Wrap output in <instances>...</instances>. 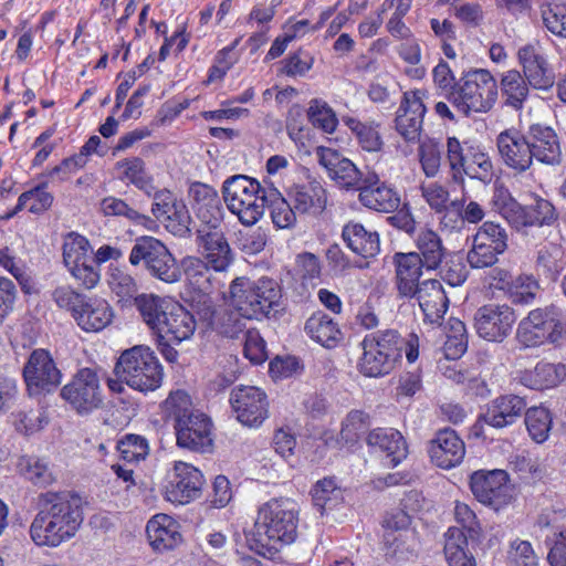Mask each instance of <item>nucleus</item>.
Here are the masks:
<instances>
[{
	"label": "nucleus",
	"mask_w": 566,
	"mask_h": 566,
	"mask_svg": "<svg viewBox=\"0 0 566 566\" xmlns=\"http://www.w3.org/2000/svg\"><path fill=\"white\" fill-rule=\"evenodd\" d=\"M61 396L80 413H87L103 403L99 378L91 368L80 369L61 390Z\"/></svg>",
	"instance_id": "ddd939ff"
},
{
	"label": "nucleus",
	"mask_w": 566,
	"mask_h": 566,
	"mask_svg": "<svg viewBox=\"0 0 566 566\" xmlns=\"http://www.w3.org/2000/svg\"><path fill=\"white\" fill-rule=\"evenodd\" d=\"M150 546L159 553L170 551L181 543L178 523L166 514L155 515L146 525Z\"/></svg>",
	"instance_id": "2f4dec72"
},
{
	"label": "nucleus",
	"mask_w": 566,
	"mask_h": 566,
	"mask_svg": "<svg viewBox=\"0 0 566 566\" xmlns=\"http://www.w3.org/2000/svg\"><path fill=\"white\" fill-rule=\"evenodd\" d=\"M290 196L300 213H321L326 207V190L317 180L293 187Z\"/></svg>",
	"instance_id": "4c0bfd02"
},
{
	"label": "nucleus",
	"mask_w": 566,
	"mask_h": 566,
	"mask_svg": "<svg viewBox=\"0 0 566 566\" xmlns=\"http://www.w3.org/2000/svg\"><path fill=\"white\" fill-rule=\"evenodd\" d=\"M114 374L116 378H108L107 386L115 394L124 391V384L140 392H147L159 388L163 381V368L155 353L142 345L120 354Z\"/></svg>",
	"instance_id": "20e7f679"
},
{
	"label": "nucleus",
	"mask_w": 566,
	"mask_h": 566,
	"mask_svg": "<svg viewBox=\"0 0 566 566\" xmlns=\"http://www.w3.org/2000/svg\"><path fill=\"white\" fill-rule=\"evenodd\" d=\"M304 331L311 339L326 348H335L343 339L338 324L321 311L313 313L307 318Z\"/></svg>",
	"instance_id": "e433bc0d"
},
{
	"label": "nucleus",
	"mask_w": 566,
	"mask_h": 566,
	"mask_svg": "<svg viewBox=\"0 0 566 566\" xmlns=\"http://www.w3.org/2000/svg\"><path fill=\"white\" fill-rule=\"evenodd\" d=\"M506 249V230L499 223L486 221L473 235L467 261L472 269L492 268Z\"/></svg>",
	"instance_id": "9b49d317"
},
{
	"label": "nucleus",
	"mask_w": 566,
	"mask_h": 566,
	"mask_svg": "<svg viewBox=\"0 0 566 566\" xmlns=\"http://www.w3.org/2000/svg\"><path fill=\"white\" fill-rule=\"evenodd\" d=\"M360 203L378 212H394L400 206L399 193L390 186L380 181L375 171H367L365 181L359 188Z\"/></svg>",
	"instance_id": "b1692460"
},
{
	"label": "nucleus",
	"mask_w": 566,
	"mask_h": 566,
	"mask_svg": "<svg viewBox=\"0 0 566 566\" xmlns=\"http://www.w3.org/2000/svg\"><path fill=\"white\" fill-rule=\"evenodd\" d=\"M565 377L564 365L539 361L533 369L522 374L521 382L531 389L542 390L557 386Z\"/></svg>",
	"instance_id": "58836bf2"
},
{
	"label": "nucleus",
	"mask_w": 566,
	"mask_h": 566,
	"mask_svg": "<svg viewBox=\"0 0 566 566\" xmlns=\"http://www.w3.org/2000/svg\"><path fill=\"white\" fill-rule=\"evenodd\" d=\"M17 467L19 472L35 485L46 486L55 481L53 470L44 459L22 455Z\"/></svg>",
	"instance_id": "de8ad7c7"
},
{
	"label": "nucleus",
	"mask_w": 566,
	"mask_h": 566,
	"mask_svg": "<svg viewBox=\"0 0 566 566\" xmlns=\"http://www.w3.org/2000/svg\"><path fill=\"white\" fill-rule=\"evenodd\" d=\"M541 14L543 23L549 32L566 38V3H543Z\"/></svg>",
	"instance_id": "680f3d73"
},
{
	"label": "nucleus",
	"mask_w": 566,
	"mask_h": 566,
	"mask_svg": "<svg viewBox=\"0 0 566 566\" xmlns=\"http://www.w3.org/2000/svg\"><path fill=\"white\" fill-rule=\"evenodd\" d=\"M202 485L201 472L193 465L179 461L168 474L165 497L171 503L187 504L200 496Z\"/></svg>",
	"instance_id": "dca6fc26"
},
{
	"label": "nucleus",
	"mask_w": 566,
	"mask_h": 566,
	"mask_svg": "<svg viewBox=\"0 0 566 566\" xmlns=\"http://www.w3.org/2000/svg\"><path fill=\"white\" fill-rule=\"evenodd\" d=\"M494 208L514 228L552 224L557 219L555 207L546 199L535 197L521 206L504 187L496 188L492 199Z\"/></svg>",
	"instance_id": "1a4fd4ad"
},
{
	"label": "nucleus",
	"mask_w": 566,
	"mask_h": 566,
	"mask_svg": "<svg viewBox=\"0 0 566 566\" xmlns=\"http://www.w3.org/2000/svg\"><path fill=\"white\" fill-rule=\"evenodd\" d=\"M415 297L423 312L424 321L433 325H441L449 306V300L441 282L434 279L422 281L416 290Z\"/></svg>",
	"instance_id": "cd10ccee"
},
{
	"label": "nucleus",
	"mask_w": 566,
	"mask_h": 566,
	"mask_svg": "<svg viewBox=\"0 0 566 566\" xmlns=\"http://www.w3.org/2000/svg\"><path fill=\"white\" fill-rule=\"evenodd\" d=\"M307 116L313 126L328 134H332L338 124L336 114L332 107L326 102L318 98H314L310 102Z\"/></svg>",
	"instance_id": "13d9d810"
},
{
	"label": "nucleus",
	"mask_w": 566,
	"mask_h": 566,
	"mask_svg": "<svg viewBox=\"0 0 566 566\" xmlns=\"http://www.w3.org/2000/svg\"><path fill=\"white\" fill-rule=\"evenodd\" d=\"M197 235L198 244L202 249V255L208 265L217 272L226 271L233 256L222 230L206 231L205 228H200L197 230Z\"/></svg>",
	"instance_id": "c85d7f7f"
},
{
	"label": "nucleus",
	"mask_w": 566,
	"mask_h": 566,
	"mask_svg": "<svg viewBox=\"0 0 566 566\" xmlns=\"http://www.w3.org/2000/svg\"><path fill=\"white\" fill-rule=\"evenodd\" d=\"M151 212L174 235L179 238L189 235L191 217L188 208L169 190L155 193Z\"/></svg>",
	"instance_id": "2eb2a0df"
},
{
	"label": "nucleus",
	"mask_w": 566,
	"mask_h": 566,
	"mask_svg": "<svg viewBox=\"0 0 566 566\" xmlns=\"http://www.w3.org/2000/svg\"><path fill=\"white\" fill-rule=\"evenodd\" d=\"M416 244L420 262L424 264V268L427 270L438 269L447 253L438 233L429 229L422 230L418 234Z\"/></svg>",
	"instance_id": "a18cd8bd"
},
{
	"label": "nucleus",
	"mask_w": 566,
	"mask_h": 566,
	"mask_svg": "<svg viewBox=\"0 0 566 566\" xmlns=\"http://www.w3.org/2000/svg\"><path fill=\"white\" fill-rule=\"evenodd\" d=\"M470 163L467 169L461 171V177L468 176L471 179L488 181L492 177L493 165L488 154L478 147L471 146Z\"/></svg>",
	"instance_id": "e2e57ef3"
},
{
	"label": "nucleus",
	"mask_w": 566,
	"mask_h": 566,
	"mask_svg": "<svg viewBox=\"0 0 566 566\" xmlns=\"http://www.w3.org/2000/svg\"><path fill=\"white\" fill-rule=\"evenodd\" d=\"M396 268V287L400 297H415L416 290L421 285L420 276L424 264L420 262V254L416 252L396 253L394 255Z\"/></svg>",
	"instance_id": "c756f323"
},
{
	"label": "nucleus",
	"mask_w": 566,
	"mask_h": 566,
	"mask_svg": "<svg viewBox=\"0 0 566 566\" xmlns=\"http://www.w3.org/2000/svg\"><path fill=\"white\" fill-rule=\"evenodd\" d=\"M51 297L59 308L70 312L74 318L87 296L71 285L63 284L52 290Z\"/></svg>",
	"instance_id": "69168bd1"
},
{
	"label": "nucleus",
	"mask_w": 566,
	"mask_h": 566,
	"mask_svg": "<svg viewBox=\"0 0 566 566\" xmlns=\"http://www.w3.org/2000/svg\"><path fill=\"white\" fill-rule=\"evenodd\" d=\"M431 461L439 468L459 465L465 455V446L453 429L439 430L428 449Z\"/></svg>",
	"instance_id": "393cba45"
},
{
	"label": "nucleus",
	"mask_w": 566,
	"mask_h": 566,
	"mask_svg": "<svg viewBox=\"0 0 566 566\" xmlns=\"http://www.w3.org/2000/svg\"><path fill=\"white\" fill-rule=\"evenodd\" d=\"M83 522L81 499L71 492H48L30 526L38 546L56 547L72 538Z\"/></svg>",
	"instance_id": "f03ea898"
},
{
	"label": "nucleus",
	"mask_w": 566,
	"mask_h": 566,
	"mask_svg": "<svg viewBox=\"0 0 566 566\" xmlns=\"http://www.w3.org/2000/svg\"><path fill=\"white\" fill-rule=\"evenodd\" d=\"M101 211L106 217H125L137 224H145L149 219L129 207L123 199L106 197L101 201Z\"/></svg>",
	"instance_id": "0e129e2a"
},
{
	"label": "nucleus",
	"mask_w": 566,
	"mask_h": 566,
	"mask_svg": "<svg viewBox=\"0 0 566 566\" xmlns=\"http://www.w3.org/2000/svg\"><path fill=\"white\" fill-rule=\"evenodd\" d=\"M122 171L120 180H127L140 190L146 192L151 189V178L147 175L145 163L139 157L126 158L116 164Z\"/></svg>",
	"instance_id": "8fccbe9b"
},
{
	"label": "nucleus",
	"mask_w": 566,
	"mask_h": 566,
	"mask_svg": "<svg viewBox=\"0 0 566 566\" xmlns=\"http://www.w3.org/2000/svg\"><path fill=\"white\" fill-rule=\"evenodd\" d=\"M552 416L544 407H533L525 410V424L531 438L543 443L547 440L552 428Z\"/></svg>",
	"instance_id": "09e8293b"
},
{
	"label": "nucleus",
	"mask_w": 566,
	"mask_h": 566,
	"mask_svg": "<svg viewBox=\"0 0 566 566\" xmlns=\"http://www.w3.org/2000/svg\"><path fill=\"white\" fill-rule=\"evenodd\" d=\"M185 275L198 290H206L210 284L209 265L197 256H187L181 262Z\"/></svg>",
	"instance_id": "774afa93"
},
{
	"label": "nucleus",
	"mask_w": 566,
	"mask_h": 566,
	"mask_svg": "<svg viewBox=\"0 0 566 566\" xmlns=\"http://www.w3.org/2000/svg\"><path fill=\"white\" fill-rule=\"evenodd\" d=\"M566 266V258L560 244L546 242L537 251L536 271L547 280L555 281Z\"/></svg>",
	"instance_id": "79ce46f5"
},
{
	"label": "nucleus",
	"mask_w": 566,
	"mask_h": 566,
	"mask_svg": "<svg viewBox=\"0 0 566 566\" xmlns=\"http://www.w3.org/2000/svg\"><path fill=\"white\" fill-rule=\"evenodd\" d=\"M23 377L28 390L32 395L50 391L61 380V373L53 358L45 349H34L23 368Z\"/></svg>",
	"instance_id": "a211bd4d"
},
{
	"label": "nucleus",
	"mask_w": 566,
	"mask_h": 566,
	"mask_svg": "<svg viewBox=\"0 0 566 566\" xmlns=\"http://www.w3.org/2000/svg\"><path fill=\"white\" fill-rule=\"evenodd\" d=\"M317 160L327 171V175L340 188L359 190L365 181L366 172L360 171L356 165L343 157L338 151L319 146L315 150Z\"/></svg>",
	"instance_id": "6ab92c4d"
},
{
	"label": "nucleus",
	"mask_w": 566,
	"mask_h": 566,
	"mask_svg": "<svg viewBox=\"0 0 566 566\" xmlns=\"http://www.w3.org/2000/svg\"><path fill=\"white\" fill-rule=\"evenodd\" d=\"M496 146L503 163L517 172H525L533 165L527 132L522 134L515 128L501 132L496 138Z\"/></svg>",
	"instance_id": "4be33fe9"
},
{
	"label": "nucleus",
	"mask_w": 566,
	"mask_h": 566,
	"mask_svg": "<svg viewBox=\"0 0 566 566\" xmlns=\"http://www.w3.org/2000/svg\"><path fill=\"white\" fill-rule=\"evenodd\" d=\"M113 316V310L105 300L87 296L74 319L85 332H99L111 324Z\"/></svg>",
	"instance_id": "72a5a7b5"
},
{
	"label": "nucleus",
	"mask_w": 566,
	"mask_h": 566,
	"mask_svg": "<svg viewBox=\"0 0 566 566\" xmlns=\"http://www.w3.org/2000/svg\"><path fill=\"white\" fill-rule=\"evenodd\" d=\"M230 403L238 421L247 427H259L268 418L266 395L253 386L235 387Z\"/></svg>",
	"instance_id": "f3484780"
},
{
	"label": "nucleus",
	"mask_w": 566,
	"mask_h": 566,
	"mask_svg": "<svg viewBox=\"0 0 566 566\" xmlns=\"http://www.w3.org/2000/svg\"><path fill=\"white\" fill-rule=\"evenodd\" d=\"M367 444L385 452L392 467L398 465L408 455L405 438L392 428L371 430L367 436Z\"/></svg>",
	"instance_id": "c9c22d12"
},
{
	"label": "nucleus",
	"mask_w": 566,
	"mask_h": 566,
	"mask_svg": "<svg viewBox=\"0 0 566 566\" xmlns=\"http://www.w3.org/2000/svg\"><path fill=\"white\" fill-rule=\"evenodd\" d=\"M281 297L280 285L266 277L256 282L237 277L229 287V304L249 319L269 316L270 312L279 306Z\"/></svg>",
	"instance_id": "423d86ee"
},
{
	"label": "nucleus",
	"mask_w": 566,
	"mask_h": 566,
	"mask_svg": "<svg viewBox=\"0 0 566 566\" xmlns=\"http://www.w3.org/2000/svg\"><path fill=\"white\" fill-rule=\"evenodd\" d=\"M88 240L80 234L71 233L63 244V261L67 269L74 264L88 261L93 263Z\"/></svg>",
	"instance_id": "5fc2aeb1"
},
{
	"label": "nucleus",
	"mask_w": 566,
	"mask_h": 566,
	"mask_svg": "<svg viewBox=\"0 0 566 566\" xmlns=\"http://www.w3.org/2000/svg\"><path fill=\"white\" fill-rule=\"evenodd\" d=\"M266 206L271 209V218L279 229L292 228L296 222V213L291 205L275 189L269 190Z\"/></svg>",
	"instance_id": "864d4df0"
},
{
	"label": "nucleus",
	"mask_w": 566,
	"mask_h": 566,
	"mask_svg": "<svg viewBox=\"0 0 566 566\" xmlns=\"http://www.w3.org/2000/svg\"><path fill=\"white\" fill-rule=\"evenodd\" d=\"M515 338L524 348L536 347L545 342L557 343L566 338V324L557 307L535 308L520 321Z\"/></svg>",
	"instance_id": "9d476101"
},
{
	"label": "nucleus",
	"mask_w": 566,
	"mask_h": 566,
	"mask_svg": "<svg viewBox=\"0 0 566 566\" xmlns=\"http://www.w3.org/2000/svg\"><path fill=\"white\" fill-rule=\"evenodd\" d=\"M312 499L315 507L321 514L334 509L339 499L340 490L336 486L333 479H323L318 481L312 490Z\"/></svg>",
	"instance_id": "bf43d9fd"
},
{
	"label": "nucleus",
	"mask_w": 566,
	"mask_h": 566,
	"mask_svg": "<svg viewBox=\"0 0 566 566\" xmlns=\"http://www.w3.org/2000/svg\"><path fill=\"white\" fill-rule=\"evenodd\" d=\"M370 427V418L360 410L350 411L342 424L340 440L345 444L353 446L367 432Z\"/></svg>",
	"instance_id": "6e6d98bb"
},
{
	"label": "nucleus",
	"mask_w": 566,
	"mask_h": 566,
	"mask_svg": "<svg viewBox=\"0 0 566 566\" xmlns=\"http://www.w3.org/2000/svg\"><path fill=\"white\" fill-rule=\"evenodd\" d=\"M538 290V282L533 276L521 274L512 280L507 296L514 304L528 305L535 300Z\"/></svg>",
	"instance_id": "4d7b16f0"
},
{
	"label": "nucleus",
	"mask_w": 566,
	"mask_h": 566,
	"mask_svg": "<svg viewBox=\"0 0 566 566\" xmlns=\"http://www.w3.org/2000/svg\"><path fill=\"white\" fill-rule=\"evenodd\" d=\"M363 355L358 361V370L366 377L389 375L401 359L405 350L409 363L419 356V337L409 334L402 338L395 329H386L368 334L361 342Z\"/></svg>",
	"instance_id": "7ed1b4c3"
},
{
	"label": "nucleus",
	"mask_w": 566,
	"mask_h": 566,
	"mask_svg": "<svg viewBox=\"0 0 566 566\" xmlns=\"http://www.w3.org/2000/svg\"><path fill=\"white\" fill-rule=\"evenodd\" d=\"M526 401L516 395H504L492 400L478 422L501 429L513 424L526 410Z\"/></svg>",
	"instance_id": "a878e982"
},
{
	"label": "nucleus",
	"mask_w": 566,
	"mask_h": 566,
	"mask_svg": "<svg viewBox=\"0 0 566 566\" xmlns=\"http://www.w3.org/2000/svg\"><path fill=\"white\" fill-rule=\"evenodd\" d=\"M347 247L365 259L376 256L380 251L379 234L358 222H348L342 231Z\"/></svg>",
	"instance_id": "f704fd0d"
},
{
	"label": "nucleus",
	"mask_w": 566,
	"mask_h": 566,
	"mask_svg": "<svg viewBox=\"0 0 566 566\" xmlns=\"http://www.w3.org/2000/svg\"><path fill=\"white\" fill-rule=\"evenodd\" d=\"M129 263L140 266L151 277L165 283H176L181 271L169 249L158 239L143 235L135 240L129 253Z\"/></svg>",
	"instance_id": "6e6552de"
},
{
	"label": "nucleus",
	"mask_w": 566,
	"mask_h": 566,
	"mask_svg": "<svg viewBox=\"0 0 566 566\" xmlns=\"http://www.w3.org/2000/svg\"><path fill=\"white\" fill-rule=\"evenodd\" d=\"M497 88L496 80L488 70L475 69L455 82L447 99L459 113L468 117L472 113L491 111L497 99Z\"/></svg>",
	"instance_id": "39448f33"
},
{
	"label": "nucleus",
	"mask_w": 566,
	"mask_h": 566,
	"mask_svg": "<svg viewBox=\"0 0 566 566\" xmlns=\"http://www.w3.org/2000/svg\"><path fill=\"white\" fill-rule=\"evenodd\" d=\"M470 488L476 500L499 510L512 499L509 475L504 470L476 471L470 478Z\"/></svg>",
	"instance_id": "4468645a"
},
{
	"label": "nucleus",
	"mask_w": 566,
	"mask_h": 566,
	"mask_svg": "<svg viewBox=\"0 0 566 566\" xmlns=\"http://www.w3.org/2000/svg\"><path fill=\"white\" fill-rule=\"evenodd\" d=\"M343 122L356 135L364 150L378 151L381 149L382 140L376 126L361 123L349 116H344Z\"/></svg>",
	"instance_id": "603ef678"
},
{
	"label": "nucleus",
	"mask_w": 566,
	"mask_h": 566,
	"mask_svg": "<svg viewBox=\"0 0 566 566\" xmlns=\"http://www.w3.org/2000/svg\"><path fill=\"white\" fill-rule=\"evenodd\" d=\"M444 537V556L449 566H476L474 556L468 549L470 538L461 528L449 527Z\"/></svg>",
	"instance_id": "a19ab883"
},
{
	"label": "nucleus",
	"mask_w": 566,
	"mask_h": 566,
	"mask_svg": "<svg viewBox=\"0 0 566 566\" xmlns=\"http://www.w3.org/2000/svg\"><path fill=\"white\" fill-rule=\"evenodd\" d=\"M520 64L523 67L524 78L530 86L545 90L553 85V77L548 72L546 60L533 45H525L517 52Z\"/></svg>",
	"instance_id": "473e14b6"
},
{
	"label": "nucleus",
	"mask_w": 566,
	"mask_h": 566,
	"mask_svg": "<svg viewBox=\"0 0 566 566\" xmlns=\"http://www.w3.org/2000/svg\"><path fill=\"white\" fill-rule=\"evenodd\" d=\"M528 86L524 76L517 70H509L502 74L500 88L504 104L520 111L528 96Z\"/></svg>",
	"instance_id": "37998d69"
},
{
	"label": "nucleus",
	"mask_w": 566,
	"mask_h": 566,
	"mask_svg": "<svg viewBox=\"0 0 566 566\" xmlns=\"http://www.w3.org/2000/svg\"><path fill=\"white\" fill-rule=\"evenodd\" d=\"M418 156L423 174L428 178L436 177L441 167L442 150L438 143L427 140L420 144Z\"/></svg>",
	"instance_id": "338daca9"
},
{
	"label": "nucleus",
	"mask_w": 566,
	"mask_h": 566,
	"mask_svg": "<svg viewBox=\"0 0 566 566\" xmlns=\"http://www.w3.org/2000/svg\"><path fill=\"white\" fill-rule=\"evenodd\" d=\"M424 96L421 90L403 93L395 123L397 132L406 142L415 143L420 138L426 113Z\"/></svg>",
	"instance_id": "412c9836"
},
{
	"label": "nucleus",
	"mask_w": 566,
	"mask_h": 566,
	"mask_svg": "<svg viewBox=\"0 0 566 566\" xmlns=\"http://www.w3.org/2000/svg\"><path fill=\"white\" fill-rule=\"evenodd\" d=\"M527 140L533 159L551 166L562 163L559 140L553 128L541 124L531 125Z\"/></svg>",
	"instance_id": "bb28decb"
},
{
	"label": "nucleus",
	"mask_w": 566,
	"mask_h": 566,
	"mask_svg": "<svg viewBox=\"0 0 566 566\" xmlns=\"http://www.w3.org/2000/svg\"><path fill=\"white\" fill-rule=\"evenodd\" d=\"M156 332L158 338H168L179 344L189 339L196 331L193 315L178 303L172 304Z\"/></svg>",
	"instance_id": "7c9ffc66"
},
{
	"label": "nucleus",
	"mask_w": 566,
	"mask_h": 566,
	"mask_svg": "<svg viewBox=\"0 0 566 566\" xmlns=\"http://www.w3.org/2000/svg\"><path fill=\"white\" fill-rule=\"evenodd\" d=\"M245 318L238 311L234 313L221 310L219 312H211L210 326L226 337L237 338L241 333L245 332Z\"/></svg>",
	"instance_id": "3c124183"
},
{
	"label": "nucleus",
	"mask_w": 566,
	"mask_h": 566,
	"mask_svg": "<svg viewBox=\"0 0 566 566\" xmlns=\"http://www.w3.org/2000/svg\"><path fill=\"white\" fill-rule=\"evenodd\" d=\"M46 182H43L20 195L14 209L8 212L2 219L9 220L18 212L28 207L29 211L34 214H41L52 207L54 197L45 190Z\"/></svg>",
	"instance_id": "49530a36"
},
{
	"label": "nucleus",
	"mask_w": 566,
	"mask_h": 566,
	"mask_svg": "<svg viewBox=\"0 0 566 566\" xmlns=\"http://www.w3.org/2000/svg\"><path fill=\"white\" fill-rule=\"evenodd\" d=\"M165 407L174 419V424L180 423L181 419H188L201 412L195 409L190 396L185 390L172 391L165 400Z\"/></svg>",
	"instance_id": "052dcab7"
},
{
	"label": "nucleus",
	"mask_w": 566,
	"mask_h": 566,
	"mask_svg": "<svg viewBox=\"0 0 566 566\" xmlns=\"http://www.w3.org/2000/svg\"><path fill=\"white\" fill-rule=\"evenodd\" d=\"M476 334L493 343H502L513 331L517 321L515 310L507 304H486L474 314Z\"/></svg>",
	"instance_id": "f8f14e48"
},
{
	"label": "nucleus",
	"mask_w": 566,
	"mask_h": 566,
	"mask_svg": "<svg viewBox=\"0 0 566 566\" xmlns=\"http://www.w3.org/2000/svg\"><path fill=\"white\" fill-rule=\"evenodd\" d=\"M222 195L228 209L248 227L261 219L269 200V191L258 180L245 175H234L226 179Z\"/></svg>",
	"instance_id": "0eeeda50"
},
{
	"label": "nucleus",
	"mask_w": 566,
	"mask_h": 566,
	"mask_svg": "<svg viewBox=\"0 0 566 566\" xmlns=\"http://www.w3.org/2000/svg\"><path fill=\"white\" fill-rule=\"evenodd\" d=\"M189 196L197 218L206 231L219 230L223 219V208L218 191L209 185L195 182L189 188Z\"/></svg>",
	"instance_id": "5701e85b"
},
{
	"label": "nucleus",
	"mask_w": 566,
	"mask_h": 566,
	"mask_svg": "<svg viewBox=\"0 0 566 566\" xmlns=\"http://www.w3.org/2000/svg\"><path fill=\"white\" fill-rule=\"evenodd\" d=\"M177 446L193 452H211L213 447L212 421L200 412L181 422L174 424Z\"/></svg>",
	"instance_id": "aec40b11"
},
{
	"label": "nucleus",
	"mask_w": 566,
	"mask_h": 566,
	"mask_svg": "<svg viewBox=\"0 0 566 566\" xmlns=\"http://www.w3.org/2000/svg\"><path fill=\"white\" fill-rule=\"evenodd\" d=\"M298 505L289 497L271 499L256 513L253 528L247 533L250 549L273 558L297 538Z\"/></svg>",
	"instance_id": "f257e3e1"
},
{
	"label": "nucleus",
	"mask_w": 566,
	"mask_h": 566,
	"mask_svg": "<svg viewBox=\"0 0 566 566\" xmlns=\"http://www.w3.org/2000/svg\"><path fill=\"white\" fill-rule=\"evenodd\" d=\"M172 304L174 303L170 301L153 293H143L134 298V305L143 322L154 333H156L161 325L166 313L171 310Z\"/></svg>",
	"instance_id": "ea45409f"
},
{
	"label": "nucleus",
	"mask_w": 566,
	"mask_h": 566,
	"mask_svg": "<svg viewBox=\"0 0 566 566\" xmlns=\"http://www.w3.org/2000/svg\"><path fill=\"white\" fill-rule=\"evenodd\" d=\"M386 555L397 557L399 559H408L418 554L420 539L415 528L405 530L396 534L389 533L382 535Z\"/></svg>",
	"instance_id": "c03bdc74"
}]
</instances>
